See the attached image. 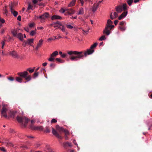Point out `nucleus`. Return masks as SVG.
Wrapping results in <instances>:
<instances>
[{"label": "nucleus", "instance_id": "nucleus-1", "mask_svg": "<svg viewBox=\"0 0 152 152\" xmlns=\"http://www.w3.org/2000/svg\"><path fill=\"white\" fill-rule=\"evenodd\" d=\"M98 43L96 42L92 45L90 49L86 51H70L67 52V54L69 55V58L72 61H76L78 59H83L84 57H86L87 55L92 54L94 51V48L96 47Z\"/></svg>", "mask_w": 152, "mask_h": 152}, {"label": "nucleus", "instance_id": "nucleus-2", "mask_svg": "<svg viewBox=\"0 0 152 152\" xmlns=\"http://www.w3.org/2000/svg\"><path fill=\"white\" fill-rule=\"evenodd\" d=\"M52 26L54 28L58 27L59 28H64L66 27L68 28H75V27L73 26L61 22L59 21H57L55 23H53Z\"/></svg>", "mask_w": 152, "mask_h": 152}, {"label": "nucleus", "instance_id": "nucleus-3", "mask_svg": "<svg viewBox=\"0 0 152 152\" xmlns=\"http://www.w3.org/2000/svg\"><path fill=\"white\" fill-rule=\"evenodd\" d=\"M19 29H12L11 32L13 37L18 38L20 41L23 40V36L22 34L19 32Z\"/></svg>", "mask_w": 152, "mask_h": 152}, {"label": "nucleus", "instance_id": "nucleus-4", "mask_svg": "<svg viewBox=\"0 0 152 152\" xmlns=\"http://www.w3.org/2000/svg\"><path fill=\"white\" fill-rule=\"evenodd\" d=\"M9 112V111H8L7 107L3 105L1 111L2 116L6 118H7L8 117V113Z\"/></svg>", "mask_w": 152, "mask_h": 152}, {"label": "nucleus", "instance_id": "nucleus-5", "mask_svg": "<svg viewBox=\"0 0 152 152\" xmlns=\"http://www.w3.org/2000/svg\"><path fill=\"white\" fill-rule=\"evenodd\" d=\"M17 120L18 122L20 123H23V121L25 122V124L23 125L24 127L26 126V124L28 121V119L26 117H21L19 116L17 117Z\"/></svg>", "mask_w": 152, "mask_h": 152}, {"label": "nucleus", "instance_id": "nucleus-6", "mask_svg": "<svg viewBox=\"0 0 152 152\" xmlns=\"http://www.w3.org/2000/svg\"><path fill=\"white\" fill-rule=\"evenodd\" d=\"M49 15L48 12H45L42 15H40L39 17H37V19L40 18L41 22L45 21V20L49 17Z\"/></svg>", "mask_w": 152, "mask_h": 152}, {"label": "nucleus", "instance_id": "nucleus-7", "mask_svg": "<svg viewBox=\"0 0 152 152\" xmlns=\"http://www.w3.org/2000/svg\"><path fill=\"white\" fill-rule=\"evenodd\" d=\"M58 55V52L57 51H55L52 53L50 56V57L48 59L49 61L50 62H54L55 61L54 58Z\"/></svg>", "mask_w": 152, "mask_h": 152}, {"label": "nucleus", "instance_id": "nucleus-8", "mask_svg": "<svg viewBox=\"0 0 152 152\" xmlns=\"http://www.w3.org/2000/svg\"><path fill=\"white\" fill-rule=\"evenodd\" d=\"M112 24L113 22L110 19L108 20L106 25V26L104 28H113L114 27V25H112Z\"/></svg>", "mask_w": 152, "mask_h": 152}, {"label": "nucleus", "instance_id": "nucleus-9", "mask_svg": "<svg viewBox=\"0 0 152 152\" xmlns=\"http://www.w3.org/2000/svg\"><path fill=\"white\" fill-rule=\"evenodd\" d=\"M28 72L26 71L18 73V75L22 78H25L26 76H28Z\"/></svg>", "mask_w": 152, "mask_h": 152}, {"label": "nucleus", "instance_id": "nucleus-10", "mask_svg": "<svg viewBox=\"0 0 152 152\" xmlns=\"http://www.w3.org/2000/svg\"><path fill=\"white\" fill-rule=\"evenodd\" d=\"M51 128L52 130V133L53 134L55 135L58 138L61 139H62V137L58 134V133L53 127H51Z\"/></svg>", "mask_w": 152, "mask_h": 152}, {"label": "nucleus", "instance_id": "nucleus-11", "mask_svg": "<svg viewBox=\"0 0 152 152\" xmlns=\"http://www.w3.org/2000/svg\"><path fill=\"white\" fill-rule=\"evenodd\" d=\"M30 127L31 129L35 130H42L43 129V127L42 126H36L31 125Z\"/></svg>", "mask_w": 152, "mask_h": 152}, {"label": "nucleus", "instance_id": "nucleus-12", "mask_svg": "<svg viewBox=\"0 0 152 152\" xmlns=\"http://www.w3.org/2000/svg\"><path fill=\"white\" fill-rule=\"evenodd\" d=\"M10 55L12 56L15 58H19L18 55L17 53L16 52L15 50H13L10 53Z\"/></svg>", "mask_w": 152, "mask_h": 152}, {"label": "nucleus", "instance_id": "nucleus-13", "mask_svg": "<svg viewBox=\"0 0 152 152\" xmlns=\"http://www.w3.org/2000/svg\"><path fill=\"white\" fill-rule=\"evenodd\" d=\"M16 112L15 111H10L8 113V118L9 117L14 118Z\"/></svg>", "mask_w": 152, "mask_h": 152}, {"label": "nucleus", "instance_id": "nucleus-14", "mask_svg": "<svg viewBox=\"0 0 152 152\" xmlns=\"http://www.w3.org/2000/svg\"><path fill=\"white\" fill-rule=\"evenodd\" d=\"M62 19L61 17L57 15H53L51 17V19L53 20H61Z\"/></svg>", "mask_w": 152, "mask_h": 152}, {"label": "nucleus", "instance_id": "nucleus-15", "mask_svg": "<svg viewBox=\"0 0 152 152\" xmlns=\"http://www.w3.org/2000/svg\"><path fill=\"white\" fill-rule=\"evenodd\" d=\"M127 13V11L124 12L118 18L119 20H121L126 16Z\"/></svg>", "mask_w": 152, "mask_h": 152}, {"label": "nucleus", "instance_id": "nucleus-16", "mask_svg": "<svg viewBox=\"0 0 152 152\" xmlns=\"http://www.w3.org/2000/svg\"><path fill=\"white\" fill-rule=\"evenodd\" d=\"M116 11L118 13H120L122 11V7L121 5H119L115 7Z\"/></svg>", "mask_w": 152, "mask_h": 152}, {"label": "nucleus", "instance_id": "nucleus-17", "mask_svg": "<svg viewBox=\"0 0 152 152\" xmlns=\"http://www.w3.org/2000/svg\"><path fill=\"white\" fill-rule=\"evenodd\" d=\"M66 11L67 12L69 15H72L74 14L75 12V10L72 9H66Z\"/></svg>", "mask_w": 152, "mask_h": 152}, {"label": "nucleus", "instance_id": "nucleus-18", "mask_svg": "<svg viewBox=\"0 0 152 152\" xmlns=\"http://www.w3.org/2000/svg\"><path fill=\"white\" fill-rule=\"evenodd\" d=\"M18 5V3L16 2H14L13 3H12L11 4L9 5V7L10 9H11V8L12 9H15V7Z\"/></svg>", "mask_w": 152, "mask_h": 152}, {"label": "nucleus", "instance_id": "nucleus-19", "mask_svg": "<svg viewBox=\"0 0 152 152\" xmlns=\"http://www.w3.org/2000/svg\"><path fill=\"white\" fill-rule=\"evenodd\" d=\"M98 7V4H96V3L94 4L93 5L92 8V12H95L97 10Z\"/></svg>", "mask_w": 152, "mask_h": 152}, {"label": "nucleus", "instance_id": "nucleus-20", "mask_svg": "<svg viewBox=\"0 0 152 152\" xmlns=\"http://www.w3.org/2000/svg\"><path fill=\"white\" fill-rule=\"evenodd\" d=\"M63 146L65 148H66L68 146L70 147H72V145L71 143L67 142L63 143Z\"/></svg>", "mask_w": 152, "mask_h": 152}, {"label": "nucleus", "instance_id": "nucleus-21", "mask_svg": "<svg viewBox=\"0 0 152 152\" xmlns=\"http://www.w3.org/2000/svg\"><path fill=\"white\" fill-rule=\"evenodd\" d=\"M43 42V40L42 39H40L39 40V42L37 44V45L35 48L36 50H38L39 48L42 45V42Z\"/></svg>", "mask_w": 152, "mask_h": 152}, {"label": "nucleus", "instance_id": "nucleus-22", "mask_svg": "<svg viewBox=\"0 0 152 152\" xmlns=\"http://www.w3.org/2000/svg\"><path fill=\"white\" fill-rule=\"evenodd\" d=\"M114 16L113 15V12H111L110 15V18L112 20H113L118 17V14L117 13L114 12L113 13Z\"/></svg>", "mask_w": 152, "mask_h": 152}, {"label": "nucleus", "instance_id": "nucleus-23", "mask_svg": "<svg viewBox=\"0 0 152 152\" xmlns=\"http://www.w3.org/2000/svg\"><path fill=\"white\" fill-rule=\"evenodd\" d=\"M10 12L15 17H16L18 15V12L15 11L14 9H10Z\"/></svg>", "mask_w": 152, "mask_h": 152}, {"label": "nucleus", "instance_id": "nucleus-24", "mask_svg": "<svg viewBox=\"0 0 152 152\" xmlns=\"http://www.w3.org/2000/svg\"><path fill=\"white\" fill-rule=\"evenodd\" d=\"M111 31L109 29H104L103 31V33L104 34H105L107 35H109Z\"/></svg>", "mask_w": 152, "mask_h": 152}, {"label": "nucleus", "instance_id": "nucleus-25", "mask_svg": "<svg viewBox=\"0 0 152 152\" xmlns=\"http://www.w3.org/2000/svg\"><path fill=\"white\" fill-rule=\"evenodd\" d=\"M81 32L84 34H87L88 32V29H81Z\"/></svg>", "mask_w": 152, "mask_h": 152}, {"label": "nucleus", "instance_id": "nucleus-26", "mask_svg": "<svg viewBox=\"0 0 152 152\" xmlns=\"http://www.w3.org/2000/svg\"><path fill=\"white\" fill-rule=\"evenodd\" d=\"M33 8V6L31 5V3H29L28 8L26 10V11L28 12V11L30 10H34Z\"/></svg>", "mask_w": 152, "mask_h": 152}, {"label": "nucleus", "instance_id": "nucleus-27", "mask_svg": "<svg viewBox=\"0 0 152 152\" xmlns=\"http://www.w3.org/2000/svg\"><path fill=\"white\" fill-rule=\"evenodd\" d=\"M33 39H28L27 41H26L27 44L31 45V43H33L34 41Z\"/></svg>", "mask_w": 152, "mask_h": 152}, {"label": "nucleus", "instance_id": "nucleus-28", "mask_svg": "<svg viewBox=\"0 0 152 152\" xmlns=\"http://www.w3.org/2000/svg\"><path fill=\"white\" fill-rule=\"evenodd\" d=\"M84 12V10L83 8H81L79 9V11L78 13V15H83Z\"/></svg>", "mask_w": 152, "mask_h": 152}, {"label": "nucleus", "instance_id": "nucleus-29", "mask_svg": "<svg viewBox=\"0 0 152 152\" xmlns=\"http://www.w3.org/2000/svg\"><path fill=\"white\" fill-rule=\"evenodd\" d=\"M76 0H72L68 5V7H72L75 5Z\"/></svg>", "mask_w": 152, "mask_h": 152}, {"label": "nucleus", "instance_id": "nucleus-30", "mask_svg": "<svg viewBox=\"0 0 152 152\" xmlns=\"http://www.w3.org/2000/svg\"><path fill=\"white\" fill-rule=\"evenodd\" d=\"M16 80L18 82H19L20 83H21L22 82L23 78L20 77H17L16 78Z\"/></svg>", "mask_w": 152, "mask_h": 152}, {"label": "nucleus", "instance_id": "nucleus-31", "mask_svg": "<svg viewBox=\"0 0 152 152\" xmlns=\"http://www.w3.org/2000/svg\"><path fill=\"white\" fill-rule=\"evenodd\" d=\"M55 60L56 61L58 62L59 63H63L64 62V60H62L58 58H56Z\"/></svg>", "mask_w": 152, "mask_h": 152}, {"label": "nucleus", "instance_id": "nucleus-32", "mask_svg": "<svg viewBox=\"0 0 152 152\" xmlns=\"http://www.w3.org/2000/svg\"><path fill=\"white\" fill-rule=\"evenodd\" d=\"M26 80V82L28 81H30L31 79V77L30 75H28V76H26V77L24 78ZM26 81H25V83H26Z\"/></svg>", "mask_w": 152, "mask_h": 152}, {"label": "nucleus", "instance_id": "nucleus-33", "mask_svg": "<svg viewBox=\"0 0 152 152\" xmlns=\"http://www.w3.org/2000/svg\"><path fill=\"white\" fill-rule=\"evenodd\" d=\"M56 128L60 132L62 130H64V128L63 127H60L58 125H57L56 126Z\"/></svg>", "mask_w": 152, "mask_h": 152}, {"label": "nucleus", "instance_id": "nucleus-34", "mask_svg": "<svg viewBox=\"0 0 152 152\" xmlns=\"http://www.w3.org/2000/svg\"><path fill=\"white\" fill-rule=\"evenodd\" d=\"M44 132L46 133H49L50 132V130L49 126H47L45 127Z\"/></svg>", "mask_w": 152, "mask_h": 152}, {"label": "nucleus", "instance_id": "nucleus-35", "mask_svg": "<svg viewBox=\"0 0 152 152\" xmlns=\"http://www.w3.org/2000/svg\"><path fill=\"white\" fill-rule=\"evenodd\" d=\"M5 22V20L1 18L0 17V28L2 26V23H4Z\"/></svg>", "mask_w": 152, "mask_h": 152}, {"label": "nucleus", "instance_id": "nucleus-36", "mask_svg": "<svg viewBox=\"0 0 152 152\" xmlns=\"http://www.w3.org/2000/svg\"><path fill=\"white\" fill-rule=\"evenodd\" d=\"M36 29H35V30L31 31L30 33V35L31 36L34 35L36 33Z\"/></svg>", "mask_w": 152, "mask_h": 152}, {"label": "nucleus", "instance_id": "nucleus-37", "mask_svg": "<svg viewBox=\"0 0 152 152\" xmlns=\"http://www.w3.org/2000/svg\"><path fill=\"white\" fill-rule=\"evenodd\" d=\"M122 9L125 11V10H127V5L126 4H124L122 6Z\"/></svg>", "mask_w": 152, "mask_h": 152}, {"label": "nucleus", "instance_id": "nucleus-38", "mask_svg": "<svg viewBox=\"0 0 152 152\" xmlns=\"http://www.w3.org/2000/svg\"><path fill=\"white\" fill-rule=\"evenodd\" d=\"M46 150H48V151L49 152H52V149L50 148L49 147V146L46 145Z\"/></svg>", "mask_w": 152, "mask_h": 152}, {"label": "nucleus", "instance_id": "nucleus-39", "mask_svg": "<svg viewBox=\"0 0 152 152\" xmlns=\"http://www.w3.org/2000/svg\"><path fill=\"white\" fill-rule=\"evenodd\" d=\"M7 79L8 80H10V81H13L15 80L14 78L13 77H12L11 76L7 77Z\"/></svg>", "mask_w": 152, "mask_h": 152}, {"label": "nucleus", "instance_id": "nucleus-40", "mask_svg": "<svg viewBox=\"0 0 152 152\" xmlns=\"http://www.w3.org/2000/svg\"><path fill=\"white\" fill-rule=\"evenodd\" d=\"M106 38L105 37V36L104 35L102 36L99 39L100 41H102L105 40Z\"/></svg>", "mask_w": 152, "mask_h": 152}, {"label": "nucleus", "instance_id": "nucleus-41", "mask_svg": "<svg viewBox=\"0 0 152 152\" xmlns=\"http://www.w3.org/2000/svg\"><path fill=\"white\" fill-rule=\"evenodd\" d=\"M61 131H63L65 133V135H68L69 134L68 131L66 130H65L64 129V130H62Z\"/></svg>", "mask_w": 152, "mask_h": 152}, {"label": "nucleus", "instance_id": "nucleus-42", "mask_svg": "<svg viewBox=\"0 0 152 152\" xmlns=\"http://www.w3.org/2000/svg\"><path fill=\"white\" fill-rule=\"evenodd\" d=\"M127 2L129 5L130 6L133 2V0H127Z\"/></svg>", "mask_w": 152, "mask_h": 152}, {"label": "nucleus", "instance_id": "nucleus-43", "mask_svg": "<svg viewBox=\"0 0 152 152\" xmlns=\"http://www.w3.org/2000/svg\"><path fill=\"white\" fill-rule=\"evenodd\" d=\"M56 66V64H55L53 63H51L50 65V67H52L53 68H54Z\"/></svg>", "mask_w": 152, "mask_h": 152}, {"label": "nucleus", "instance_id": "nucleus-44", "mask_svg": "<svg viewBox=\"0 0 152 152\" xmlns=\"http://www.w3.org/2000/svg\"><path fill=\"white\" fill-rule=\"evenodd\" d=\"M35 25V23H30L29 24V26L30 28L34 27V26Z\"/></svg>", "mask_w": 152, "mask_h": 152}, {"label": "nucleus", "instance_id": "nucleus-45", "mask_svg": "<svg viewBox=\"0 0 152 152\" xmlns=\"http://www.w3.org/2000/svg\"><path fill=\"white\" fill-rule=\"evenodd\" d=\"M57 122V121L55 119L53 118L51 121V123H55Z\"/></svg>", "mask_w": 152, "mask_h": 152}, {"label": "nucleus", "instance_id": "nucleus-46", "mask_svg": "<svg viewBox=\"0 0 152 152\" xmlns=\"http://www.w3.org/2000/svg\"><path fill=\"white\" fill-rule=\"evenodd\" d=\"M65 11H66V10H64V9H61L60 10H59V12H61V13H64Z\"/></svg>", "mask_w": 152, "mask_h": 152}, {"label": "nucleus", "instance_id": "nucleus-47", "mask_svg": "<svg viewBox=\"0 0 152 152\" xmlns=\"http://www.w3.org/2000/svg\"><path fill=\"white\" fill-rule=\"evenodd\" d=\"M66 56H67L66 54L63 53L61 56L63 58H64Z\"/></svg>", "mask_w": 152, "mask_h": 152}, {"label": "nucleus", "instance_id": "nucleus-48", "mask_svg": "<svg viewBox=\"0 0 152 152\" xmlns=\"http://www.w3.org/2000/svg\"><path fill=\"white\" fill-rule=\"evenodd\" d=\"M0 150L3 151V152H6V150L5 149V148L4 147H0Z\"/></svg>", "mask_w": 152, "mask_h": 152}, {"label": "nucleus", "instance_id": "nucleus-49", "mask_svg": "<svg viewBox=\"0 0 152 152\" xmlns=\"http://www.w3.org/2000/svg\"><path fill=\"white\" fill-rule=\"evenodd\" d=\"M81 4V5L83 6L84 3V1L83 0H78Z\"/></svg>", "mask_w": 152, "mask_h": 152}, {"label": "nucleus", "instance_id": "nucleus-50", "mask_svg": "<svg viewBox=\"0 0 152 152\" xmlns=\"http://www.w3.org/2000/svg\"><path fill=\"white\" fill-rule=\"evenodd\" d=\"M38 75L39 73L38 72H35L34 74V77H36L38 76Z\"/></svg>", "mask_w": 152, "mask_h": 152}, {"label": "nucleus", "instance_id": "nucleus-51", "mask_svg": "<svg viewBox=\"0 0 152 152\" xmlns=\"http://www.w3.org/2000/svg\"><path fill=\"white\" fill-rule=\"evenodd\" d=\"M28 45L27 44V43L26 42V41H24L23 44V45L24 47H25L26 45Z\"/></svg>", "mask_w": 152, "mask_h": 152}, {"label": "nucleus", "instance_id": "nucleus-52", "mask_svg": "<svg viewBox=\"0 0 152 152\" xmlns=\"http://www.w3.org/2000/svg\"><path fill=\"white\" fill-rule=\"evenodd\" d=\"M35 68V67L34 68V69H31V70H29V72L30 73H32V72H33L34 70V68Z\"/></svg>", "mask_w": 152, "mask_h": 152}, {"label": "nucleus", "instance_id": "nucleus-53", "mask_svg": "<svg viewBox=\"0 0 152 152\" xmlns=\"http://www.w3.org/2000/svg\"><path fill=\"white\" fill-rule=\"evenodd\" d=\"M32 2L34 4H37L38 2L37 0H32Z\"/></svg>", "mask_w": 152, "mask_h": 152}, {"label": "nucleus", "instance_id": "nucleus-54", "mask_svg": "<svg viewBox=\"0 0 152 152\" xmlns=\"http://www.w3.org/2000/svg\"><path fill=\"white\" fill-rule=\"evenodd\" d=\"M125 23V22L124 21H122L120 23V25L121 26H123L124 25V23Z\"/></svg>", "mask_w": 152, "mask_h": 152}, {"label": "nucleus", "instance_id": "nucleus-55", "mask_svg": "<svg viewBox=\"0 0 152 152\" xmlns=\"http://www.w3.org/2000/svg\"><path fill=\"white\" fill-rule=\"evenodd\" d=\"M5 40L2 41L1 42V43L2 45H3V46H4V45H5Z\"/></svg>", "mask_w": 152, "mask_h": 152}, {"label": "nucleus", "instance_id": "nucleus-56", "mask_svg": "<svg viewBox=\"0 0 152 152\" xmlns=\"http://www.w3.org/2000/svg\"><path fill=\"white\" fill-rule=\"evenodd\" d=\"M54 40V39L53 38H50L48 39V41L49 42L50 41L53 40Z\"/></svg>", "mask_w": 152, "mask_h": 152}, {"label": "nucleus", "instance_id": "nucleus-57", "mask_svg": "<svg viewBox=\"0 0 152 152\" xmlns=\"http://www.w3.org/2000/svg\"><path fill=\"white\" fill-rule=\"evenodd\" d=\"M17 20H19V21H20L21 20V16L20 15H19L17 18Z\"/></svg>", "mask_w": 152, "mask_h": 152}, {"label": "nucleus", "instance_id": "nucleus-58", "mask_svg": "<svg viewBox=\"0 0 152 152\" xmlns=\"http://www.w3.org/2000/svg\"><path fill=\"white\" fill-rule=\"evenodd\" d=\"M118 20H115V21H114V23L116 25L118 23Z\"/></svg>", "mask_w": 152, "mask_h": 152}, {"label": "nucleus", "instance_id": "nucleus-59", "mask_svg": "<svg viewBox=\"0 0 152 152\" xmlns=\"http://www.w3.org/2000/svg\"><path fill=\"white\" fill-rule=\"evenodd\" d=\"M47 63H46V62H45V63H43V64H42V65L43 66H46L47 65Z\"/></svg>", "mask_w": 152, "mask_h": 152}, {"label": "nucleus", "instance_id": "nucleus-60", "mask_svg": "<svg viewBox=\"0 0 152 152\" xmlns=\"http://www.w3.org/2000/svg\"><path fill=\"white\" fill-rule=\"evenodd\" d=\"M41 145V144H36V146H37V147H38L39 146Z\"/></svg>", "mask_w": 152, "mask_h": 152}, {"label": "nucleus", "instance_id": "nucleus-61", "mask_svg": "<svg viewBox=\"0 0 152 152\" xmlns=\"http://www.w3.org/2000/svg\"><path fill=\"white\" fill-rule=\"evenodd\" d=\"M62 31L63 32L65 33L66 31V29H61Z\"/></svg>", "mask_w": 152, "mask_h": 152}, {"label": "nucleus", "instance_id": "nucleus-62", "mask_svg": "<svg viewBox=\"0 0 152 152\" xmlns=\"http://www.w3.org/2000/svg\"><path fill=\"white\" fill-rule=\"evenodd\" d=\"M139 1V0H134V2L135 3H137Z\"/></svg>", "mask_w": 152, "mask_h": 152}, {"label": "nucleus", "instance_id": "nucleus-63", "mask_svg": "<svg viewBox=\"0 0 152 152\" xmlns=\"http://www.w3.org/2000/svg\"><path fill=\"white\" fill-rule=\"evenodd\" d=\"M34 121L33 120H31V124H34Z\"/></svg>", "mask_w": 152, "mask_h": 152}, {"label": "nucleus", "instance_id": "nucleus-64", "mask_svg": "<svg viewBox=\"0 0 152 152\" xmlns=\"http://www.w3.org/2000/svg\"><path fill=\"white\" fill-rule=\"evenodd\" d=\"M4 11H5L4 13H5V14L7 13L8 12L7 10L6 9H5V10Z\"/></svg>", "mask_w": 152, "mask_h": 152}]
</instances>
